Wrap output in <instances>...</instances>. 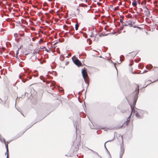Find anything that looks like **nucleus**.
<instances>
[{"instance_id":"obj_1","label":"nucleus","mask_w":158,"mask_h":158,"mask_svg":"<svg viewBox=\"0 0 158 158\" xmlns=\"http://www.w3.org/2000/svg\"><path fill=\"white\" fill-rule=\"evenodd\" d=\"M139 86L138 85H135L133 86V89L135 90L134 93L135 95V96L133 99V102L132 103L131 102L130 103L131 109V112L129 116V117L127 118V121L125 122L123 124H122L120 126H118L116 127L115 128V129H118L122 128L123 126L124 127H125V126H127L128 125L130 120V117L132 113H134L136 111V110L134 109V107L138 98V94L139 93Z\"/></svg>"},{"instance_id":"obj_2","label":"nucleus","mask_w":158,"mask_h":158,"mask_svg":"<svg viewBox=\"0 0 158 158\" xmlns=\"http://www.w3.org/2000/svg\"><path fill=\"white\" fill-rule=\"evenodd\" d=\"M48 110V108L47 106V105L46 104H44L43 106H41L37 110L36 113L37 114V118L35 119L36 122H32L31 125L28 126L27 127H26L25 130H24L23 131V132H24V133L28 129L31 128V127H32L33 125L35 124L36 123L40 122V121L42 120L44 118H45L46 116H45L43 118H41L40 119H39V118L40 116V114L41 113H44L45 112L46 110Z\"/></svg>"},{"instance_id":"obj_3","label":"nucleus","mask_w":158,"mask_h":158,"mask_svg":"<svg viewBox=\"0 0 158 158\" xmlns=\"http://www.w3.org/2000/svg\"><path fill=\"white\" fill-rule=\"evenodd\" d=\"M79 143L76 142V141L75 140L74 142H73V145L72 147L73 149H71L69 152L70 153L73 152V154H74V156H75L76 157V156L78 158H79L78 156V153H77V152L79 149Z\"/></svg>"},{"instance_id":"obj_4","label":"nucleus","mask_w":158,"mask_h":158,"mask_svg":"<svg viewBox=\"0 0 158 158\" xmlns=\"http://www.w3.org/2000/svg\"><path fill=\"white\" fill-rule=\"evenodd\" d=\"M25 74L24 73L21 74L20 75H19V78L22 79V81L24 83H25L27 80H28L29 79H31L32 77V76L31 75L29 74L28 73L27 74V78H25Z\"/></svg>"},{"instance_id":"obj_5","label":"nucleus","mask_w":158,"mask_h":158,"mask_svg":"<svg viewBox=\"0 0 158 158\" xmlns=\"http://www.w3.org/2000/svg\"><path fill=\"white\" fill-rule=\"evenodd\" d=\"M51 78V76L46 75L45 77H44L42 76H40V78L42 81L44 83H46L47 84L49 83V81H47L46 80L48 79H50Z\"/></svg>"},{"instance_id":"obj_6","label":"nucleus","mask_w":158,"mask_h":158,"mask_svg":"<svg viewBox=\"0 0 158 158\" xmlns=\"http://www.w3.org/2000/svg\"><path fill=\"white\" fill-rule=\"evenodd\" d=\"M72 60L74 64L79 68V60L75 55L73 56L72 58Z\"/></svg>"},{"instance_id":"obj_7","label":"nucleus","mask_w":158,"mask_h":158,"mask_svg":"<svg viewBox=\"0 0 158 158\" xmlns=\"http://www.w3.org/2000/svg\"><path fill=\"white\" fill-rule=\"evenodd\" d=\"M82 74L83 77L85 81L87 80L88 78V76L86 70L85 68H84L82 70Z\"/></svg>"},{"instance_id":"obj_8","label":"nucleus","mask_w":158,"mask_h":158,"mask_svg":"<svg viewBox=\"0 0 158 158\" xmlns=\"http://www.w3.org/2000/svg\"><path fill=\"white\" fill-rule=\"evenodd\" d=\"M81 19H83V15H84V16H86L88 12V10L87 9H85L84 12H83V9L81 10Z\"/></svg>"},{"instance_id":"obj_9","label":"nucleus","mask_w":158,"mask_h":158,"mask_svg":"<svg viewBox=\"0 0 158 158\" xmlns=\"http://www.w3.org/2000/svg\"><path fill=\"white\" fill-rule=\"evenodd\" d=\"M24 133V132L23 131L20 132L18 134L15 136L13 138V140H15L21 136Z\"/></svg>"},{"instance_id":"obj_10","label":"nucleus","mask_w":158,"mask_h":158,"mask_svg":"<svg viewBox=\"0 0 158 158\" xmlns=\"http://www.w3.org/2000/svg\"><path fill=\"white\" fill-rule=\"evenodd\" d=\"M83 3H80V6L87 7V5L85 4V3H87V0H81Z\"/></svg>"},{"instance_id":"obj_11","label":"nucleus","mask_w":158,"mask_h":158,"mask_svg":"<svg viewBox=\"0 0 158 158\" xmlns=\"http://www.w3.org/2000/svg\"><path fill=\"white\" fill-rule=\"evenodd\" d=\"M143 8L145 10L144 12L145 15L146 16L149 15L150 13L147 7L146 6H144Z\"/></svg>"},{"instance_id":"obj_12","label":"nucleus","mask_w":158,"mask_h":158,"mask_svg":"<svg viewBox=\"0 0 158 158\" xmlns=\"http://www.w3.org/2000/svg\"><path fill=\"white\" fill-rule=\"evenodd\" d=\"M124 153V149L122 147L121 148L120 151V157L121 158L122 157L123 154Z\"/></svg>"},{"instance_id":"obj_13","label":"nucleus","mask_w":158,"mask_h":158,"mask_svg":"<svg viewBox=\"0 0 158 158\" xmlns=\"http://www.w3.org/2000/svg\"><path fill=\"white\" fill-rule=\"evenodd\" d=\"M80 36H84L85 38H86L87 37V35L86 33H84L81 31H80Z\"/></svg>"},{"instance_id":"obj_14","label":"nucleus","mask_w":158,"mask_h":158,"mask_svg":"<svg viewBox=\"0 0 158 158\" xmlns=\"http://www.w3.org/2000/svg\"><path fill=\"white\" fill-rule=\"evenodd\" d=\"M31 102L32 104L34 105H36L37 103V100L35 98H33L31 100Z\"/></svg>"},{"instance_id":"obj_15","label":"nucleus","mask_w":158,"mask_h":158,"mask_svg":"<svg viewBox=\"0 0 158 158\" xmlns=\"http://www.w3.org/2000/svg\"><path fill=\"white\" fill-rule=\"evenodd\" d=\"M3 142L5 144V147H6V149H8V144L6 143V142L5 139H4V138H3Z\"/></svg>"},{"instance_id":"obj_16","label":"nucleus","mask_w":158,"mask_h":158,"mask_svg":"<svg viewBox=\"0 0 158 158\" xmlns=\"http://www.w3.org/2000/svg\"><path fill=\"white\" fill-rule=\"evenodd\" d=\"M152 68V66L151 64L148 65L146 66V68L149 70H151Z\"/></svg>"},{"instance_id":"obj_17","label":"nucleus","mask_w":158,"mask_h":158,"mask_svg":"<svg viewBox=\"0 0 158 158\" xmlns=\"http://www.w3.org/2000/svg\"><path fill=\"white\" fill-rule=\"evenodd\" d=\"M132 5L133 6L136 7L137 6V1L136 0H134L132 2Z\"/></svg>"},{"instance_id":"obj_18","label":"nucleus","mask_w":158,"mask_h":158,"mask_svg":"<svg viewBox=\"0 0 158 158\" xmlns=\"http://www.w3.org/2000/svg\"><path fill=\"white\" fill-rule=\"evenodd\" d=\"M73 125H74V127H75L76 128V134H77V123H73Z\"/></svg>"},{"instance_id":"obj_19","label":"nucleus","mask_w":158,"mask_h":158,"mask_svg":"<svg viewBox=\"0 0 158 158\" xmlns=\"http://www.w3.org/2000/svg\"><path fill=\"white\" fill-rule=\"evenodd\" d=\"M2 98L3 99V100L5 101H6L8 99L7 96H6L5 94H4L3 97Z\"/></svg>"},{"instance_id":"obj_20","label":"nucleus","mask_w":158,"mask_h":158,"mask_svg":"<svg viewBox=\"0 0 158 158\" xmlns=\"http://www.w3.org/2000/svg\"><path fill=\"white\" fill-rule=\"evenodd\" d=\"M60 60L61 61H63L64 60V57L62 55H61L60 57Z\"/></svg>"},{"instance_id":"obj_21","label":"nucleus","mask_w":158,"mask_h":158,"mask_svg":"<svg viewBox=\"0 0 158 158\" xmlns=\"http://www.w3.org/2000/svg\"><path fill=\"white\" fill-rule=\"evenodd\" d=\"M78 27L79 25L78 24V23L77 22V23L75 25V29L76 31L77 30Z\"/></svg>"},{"instance_id":"obj_22","label":"nucleus","mask_w":158,"mask_h":158,"mask_svg":"<svg viewBox=\"0 0 158 158\" xmlns=\"http://www.w3.org/2000/svg\"><path fill=\"white\" fill-rule=\"evenodd\" d=\"M19 51V50H17L16 51V58H18Z\"/></svg>"},{"instance_id":"obj_23","label":"nucleus","mask_w":158,"mask_h":158,"mask_svg":"<svg viewBox=\"0 0 158 158\" xmlns=\"http://www.w3.org/2000/svg\"><path fill=\"white\" fill-rule=\"evenodd\" d=\"M135 115L136 116L138 117V118H139L140 117V115H139V113L138 112H137L136 114H135Z\"/></svg>"},{"instance_id":"obj_24","label":"nucleus","mask_w":158,"mask_h":158,"mask_svg":"<svg viewBox=\"0 0 158 158\" xmlns=\"http://www.w3.org/2000/svg\"><path fill=\"white\" fill-rule=\"evenodd\" d=\"M0 99L1 100V101L3 103L4 105L5 104L6 101H4V100H3L1 98H0Z\"/></svg>"},{"instance_id":"obj_25","label":"nucleus","mask_w":158,"mask_h":158,"mask_svg":"<svg viewBox=\"0 0 158 158\" xmlns=\"http://www.w3.org/2000/svg\"><path fill=\"white\" fill-rule=\"evenodd\" d=\"M7 154H9V149H6V152L5 153V155H7Z\"/></svg>"},{"instance_id":"obj_26","label":"nucleus","mask_w":158,"mask_h":158,"mask_svg":"<svg viewBox=\"0 0 158 158\" xmlns=\"http://www.w3.org/2000/svg\"><path fill=\"white\" fill-rule=\"evenodd\" d=\"M14 36L15 38H16L18 36V35L17 33H15L14 34Z\"/></svg>"},{"instance_id":"obj_27","label":"nucleus","mask_w":158,"mask_h":158,"mask_svg":"<svg viewBox=\"0 0 158 158\" xmlns=\"http://www.w3.org/2000/svg\"><path fill=\"white\" fill-rule=\"evenodd\" d=\"M45 50L47 52H50V49H48L46 48L45 49Z\"/></svg>"},{"instance_id":"obj_28","label":"nucleus","mask_w":158,"mask_h":158,"mask_svg":"<svg viewBox=\"0 0 158 158\" xmlns=\"http://www.w3.org/2000/svg\"><path fill=\"white\" fill-rule=\"evenodd\" d=\"M68 155H65V156H71L72 155H73V154H68Z\"/></svg>"},{"instance_id":"obj_29","label":"nucleus","mask_w":158,"mask_h":158,"mask_svg":"<svg viewBox=\"0 0 158 158\" xmlns=\"http://www.w3.org/2000/svg\"><path fill=\"white\" fill-rule=\"evenodd\" d=\"M38 52H39L38 51H37V50L36 51H35V50L34 51V53H37Z\"/></svg>"},{"instance_id":"obj_30","label":"nucleus","mask_w":158,"mask_h":158,"mask_svg":"<svg viewBox=\"0 0 158 158\" xmlns=\"http://www.w3.org/2000/svg\"><path fill=\"white\" fill-rule=\"evenodd\" d=\"M46 48L45 46H43L42 48L40 47V49H45Z\"/></svg>"},{"instance_id":"obj_31","label":"nucleus","mask_w":158,"mask_h":158,"mask_svg":"<svg viewBox=\"0 0 158 158\" xmlns=\"http://www.w3.org/2000/svg\"><path fill=\"white\" fill-rule=\"evenodd\" d=\"M77 94H78V95H79V92L77 93ZM77 99H78V100L79 101V96L78 97Z\"/></svg>"},{"instance_id":"obj_32","label":"nucleus","mask_w":158,"mask_h":158,"mask_svg":"<svg viewBox=\"0 0 158 158\" xmlns=\"http://www.w3.org/2000/svg\"><path fill=\"white\" fill-rule=\"evenodd\" d=\"M74 35H76V37H77V35H78V34H76V33H75V32H74Z\"/></svg>"},{"instance_id":"obj_33","label":"nucleus","mask_w":158,"mask_h":158,"mask_svg":"<svg viewBox=\"0 0 158 158\" xmlns=\"http://www.w3.org/2000/svg\"><path fill=\"white\" fill-rule=\"evenodd\" d=\"M69 61H67L66 62V63H65V64L66 65H67V64H69Z\"/></svg>"},{"instance_id":"obj_34","label":"nucleus","mask_w":158,"mask_h":158,"mask_svg":"<svg viewBox=\"0 0 158 158\" xmlns=\"http://www.w3.org/2000/svg\"><path fill=\"white\" fill-rule=\"evenodd\" d=\"M92 41L91 40H89V44H90L92 43Z\"/></svg>"},{"instance_id":"obj_35","label":"nucleus","mask_w":158,"mask_h":158,"mask_svg":"<svg viewBox=\"0 0 158 158\" xmlns=\"http://www.w3.org/2000/svg\"><path fill=\"white\" fill-rule=\"evenodd\" d=\"M28 46H33V45H32V43H31Z\"/></svg>"},{"instance_id":"obj_36","label":"nucleus","mask_w":158,"mask_h":158,"mask_svg":"<svg viewBox=\"0 0 158 158\" xmlns=\"http://www.w3.org/2000/svg\"><path fill=\"white\" fill-rule=\"evenodd\" d=\"M0 141L1 142H3L2 139L0 137Z\"/></svg>"},{"instance_id":"obj_37","label":"nucleus","mask_w":158,"mask_h":158,"mask_svg":"<svg viewBox=\"0 0 158 158\" xmlns=\"http://www.w3.org/2000/svg\"><path fill=\"white\" fill-rule=\"evenodd\" d=\"M9 158V154H7V155H6V158Z\"/></svg>"},{"instance_id":"obj_38","label":"nucleus","mask_w":158,"mask_h":158,"mask_svg":"<svg viewBox=\"0 0 158 158\" xmlns=\"http://www.w3.org/2000/svg\"><path fill=\"white\" fill-rule=\"evenodd\" d=\"M22 47V45H21L20 46V47L18 49V50H19V49L21 48V47Z\"/></svg>"},{"instance_id":"obj_39","label":"nucleus","mask_w":158,"mask_h":158,"mask_svg":"<svg viewBox=\"0 0 158 158\" xmlns=\"http://www.w3.org/2000/svg\"><path fill=\"white\" fill-rule=\"evenodd\" d=\"M43 40H39V41L38 42V43L39 44H40V42L43 41Z\"/></svg>"},{"instance_id":"obj_40","label":"nucleus","mask_w":158,"mask_h":158,"mask_svg":"<svg viewBox=\"0 0 158 158\" xmlns=\"http://www.w3.org/2000/svg\"><path fill=\"white\" fill-rule=\"evenodd\" d=\"M58 43V41H57L56 42H55L54 44H53V45H55V44H56L57 43Z\"/></svg>"},{"instance_id":"obj_41","label":"nucleus","mask_w":158,"mask_h":158,"mask_svg":"<svg viewBox=\"0 0 158 158\" xmlns=\"http://www.w3.org/2000/svg\"><path fill=\"white\" fill-rule=\"evenodd\" d=\"M128 25H130L131 26L132 25L131 23H129Z\"/></svg>"},{"instance_id":"obj_42","label":"nucleus","mask_w":158,"mask_h":158,"mask_svg":"<svg viewBox=\"0 0 158 158\" xmlns=\"http://www.w3.org/2000/svg\"><path fill=\"white\" fill-rule=\"evenodd\" d=\"M10 141H7L6 142V143L8 144L9 143H10Z\"/></svg>"},{"instance_id":"obj_43","label":"nucleus","mask_w":158,"mask_h":158,"mask_svg":"<svg viewBox=\"0 0 158 158\" xmlns=\"http://www.w3.org/2000/svg\"><path fill=\"white\" fill-rule=\"evenodd\" d=\"M82 65V63L80 61V66H81Z\"/></svg>"},{"instance_id":"obj_44","label":"nucleus","mask_w":158,"mask_h":158,"mask_svg":"<svg viewBox=\"0 0 158 158\" xmlns=\"http://www.w3.org/2000/svg\"><path fill=\"white\" fill-rule=\"evenodd\" d=\"M28 54V53H26V54H25V56H27V55Z\"/></svg>"},{"instance_id":"obj_45","label":"nucleus","mask_w":158,"mask_h":158,"mask_svg":"<svg viewBox=\"0 0 158 158\" xmlns=\"http://www.w3.org/2000/svg\"><path fill=\"white\" fill-rule=\"evenodd\" d=\"M120 22H121V23H122V22H123V21H122V20H121V19L120 20Z\"/></svg>"},{"instance_id":"obj_46","label":"nucleus","mask_w":158,"mask_h":158,"mask_svg":"<svg viewBox=\"0 0 158 158\" xmlns=\"http://www.w3.org/2000/svg\"><path fill=\"white\" fill-rule=\"evenodd\" d=\"M26 93H27V94H28L27 93H26H26H25V96L26 95Z\"/></svg>"},{"instance_id":"obj_47","label":"nucleus","mask_w":158,"mask_h":158,"mask_svg":"<svg viewBox=\"0 0 158 158\" xmlns=\"http://www.w3.org/2000/svg\"><path fill=\"white\" fill-rule=\"evenodd\" d=\"M137 28H138L140 29V27H137Z\"/></svg>"},{"instance_id":"obj_48","label":"nucleus","mask_w":158,"mask_h":158,"mask_svg":"<svg viewBox=\"0 0 158 158\" xmlns=\"http://www.w3.org/2000/svg\"><path fill=\"white\" fill-rule=\"evenodd\" d=\"M60 40H59V41L60 42H62V41H60Z\"/></svg>"},{"instance_id":"obj_49","label":"nucleus","mask_w":158,"mask_h":158,"mask_svg":"<svg viewBox=\"0 0 158 158\" xmlns=\"http://www.w3.org/2000/svg\"><path fill=\"white\" fill-rule=\"evenodd\" d=\"M77 138V136H76V139Z\"/></svg>"},{"instance_id":"obj_50","label":"nucleus","mask_w":158,"mask_h":158,"mask_svg":"<svg viewBox=\"0 0 158 158\" xmlns=\"http://www.w3.org/2000/svg\"><path fill=\"white\" fill-rule=\"evenodd\" d=\"M136 27V26H135V27Z\"/></svg>"},{"instance_id":"obj_51","label":"nucleus","mask_w":158,"mask_h":158,"mask_svg":"<svg viewBox=\"0 0 158 158\" xmlns=\"http://www.w3.org/2000/svg\"><path fill=\"white\" fill-rule=\"evenodd\" d=\"M147 72V71H145V72Z\"/></svg>"},{"instance_id":"obj_52","label":"nucleus","mask_w":158,"mask_h":158,"mask_svg":"<svg viewBox=\"0 0 158 158\" xmlns=\"http://www.w3.org/2000/svg\"><path fill=\"white\" fill-rule=\"evenodd\" d=\"M87 40H90V39H87Z\"/></svg>"},{"instance_id":"obj_53","label":"nucleus","mask_w":158,"mask_h":158,"mask_svg":"<svg viewBox=\"0 0 158 158\" xmlns=\"http://www.w3.org/2000/svg\"><path fill=\"white\" fill-rule=\"evenodd\" d=\"M33 41H35V40H32Z\"/></svg>"},{"instance_id":"obj_54","label":"nucleus","mask_w":158,"mask_h":158,"mask_svg":"<svg viewBox=\"0 0 158 158\" xmlns=\"http://www.w3.org/2000/svg\"><path fill=\"white\" fill-rule=\"evenodd\" d=\"M157 70H158V68H157Z\"/></svg>"}]
</instances>
